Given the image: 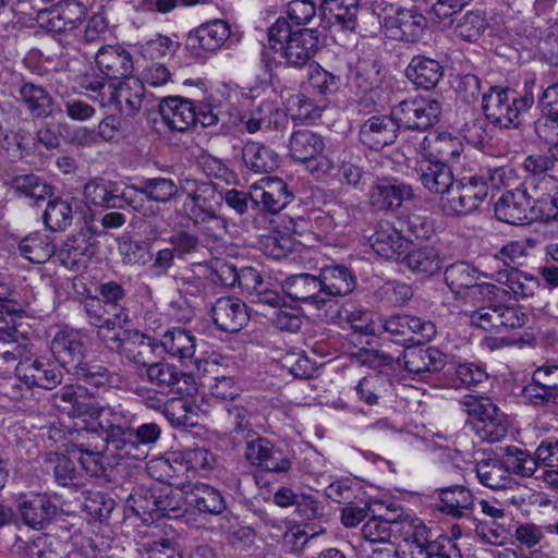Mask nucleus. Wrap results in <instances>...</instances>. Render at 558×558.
<instances>
[{"mask_svg":"<svg viewBox=\"0 0 558 558\" xmlns=\"http://www.w3.org/2000/svg\"><path fill=\"white\" fill-rule=\"evenodd\" d=\"M96 420L108 451L119 460H145L161 436L157 423L140 424L137 415L121 404L105 405Z\"/></svg>","mask_w":558,"mask_h":558,"instance_id":"1","label":"nucleus"},{"mask_svg":"<svg viewBox=\"0 0 558 558\" xmlns=\"http://www.w3.org/2000/svg\"><path fill=\"white\" fill-rule=\"evenodd\" d=\"M456 180L445 194L442 210L451 216H465L476 210L487 198L488 190L499 189L506 178V169L482 168L466 156L456 169Z\"/></svg>","mask_w":558,"mask_h":558,"instance_id":"2","label":"nucleus"},{"mask_svg":"<svg viewBox=\"0 0 558 558\" xmlns=\"http://www.w3.org/2000/svg\"><path fill=\"white\" fill-rule=\"evenodd\" d=\"M50 350L59 366L76 380L104 391L122 388V380L118 373L111 372L98 361L87 360L86 343L77 331H58L51 340Z\"/></svg>","mask_w":558,"mask_h":558,"instance_id":"3","label":"nucleus"},{"mask_svg":"<svg viewBox=\"0 0 558 558\" xmlns=\"http://www.w3.org/2000/svg\"><path fill=\"white\" fill-rule=\"evenodd\" d=\"M318 41L316 28L293 29L284 17H278L268 28L269 47L293 68H303L315 57Z\"/></svg>","mask_w":558,"mask_h":558,"instance_id":"4","label":"nucleus"},{"mask_svg":"<svg viewBox=\"0 0 558 558\" xmlns=\"http://www.w3.org/2000/svg\"><path fill=\"white\" fill-rule=\"evenodd\" d=\"M535 81H525L523 95L509 87L490 86L482 96V109L486 119L499 128H518L522 123V114L534 104L532 88Z\"/></svg>","mask_w":558,"mask_h":558,"instance_id":"5","label":"nucleus"},{"mask_svg":"<svg viewBox=\"0 0 558 558\" xmlns=\"http://www.w3.org/2000/svg\"><path fill=\"white\" fill-rule=\"evenodd\" d=\"M397 558H462L460 549L448 536L434 537L432 530L420 519H410Z\"/></svg>","mask_w":558,"mask_h":558,"instance_id":"6","label":"nucleus"},{"mask_svg":"<svg viewBox=\"0 0 558 558\" xmlns=\"http://www.w3.org/2000/svg\"><path fill=\"white\" fill-rule=\"evenodd\" d=\"M322 296L325 313L322 314L326 322H333L340 316L339 296L350 294L356 286L354 274L343 265L324 267L319 275Z\"/></svg>","mask_w":558,"mask_h":558,"instance_id":"7","label":"nucleus"},{"mask_svg":"<svg viewBox=\"0 0 558 558\" xmlns=\"http://www.w3.org/2000/svg\"><path fill=\"white\" fill-rule=\"evenodd\" d=\"M180 189L181 193L186 195L183 208L195 226L203 223L205 218L217 211L221 194L217 192L213 182L185 177L180 179Z\"/></svg>","mask_w":558,"mask_h":558,"instance_id":"8","label":"nucleus"},{"mask_svg":"<svg viewBox=\"0 0 558 558\" xmlns=\"http://www.w3.org/2000/svg\"><path fill=\"white\" fill-rule=\"evenodd\" d=\"M392 114L409 131H427L438 123L441 105L430 96L408 98L392 107Z\"/></svg>","mask_w":558,"mask_h":558,"instance_id":"9","label":"nucleus"},{"mask_svg":"<svg viewBox=\"0 0 558 558\" xmlns=\"http://www.w3.org/2000/svg\"><path fill=\"white\" fill-rule=\"evenodd\" d=\"M469 317L472 326L495 332L522 328L529 319L521 307L504 303L481 306L472 311Z\"/></svg>","mask_w":558,"mask_h":558,"instance_id":"10","label":"nucleus"},{"mask_svg":"<svg viewBox=\"0 0 558 558\" xmlns=\"http://www.w3.org/2000/svg\"><path fill=\"white\" fill-rule=\"evenodd\" d=\"M381 326L392 342L402 345L430 342L437 335L434 322L412 315L390 316Z\"/></svg>","mask_w":558,"mask_h":558,"instance_id":"11","label":"nucleus"},{"mask_svg":"<svg viewBox=\"0 0 558 558\" xmlns=\"http://www.w3.org/2000/svg\"><path fill=\"white\" fill-rule=\"evenodd\" d=\"M84 197L88 204L105 208L130 206L141 211L144 206L141 199L132 197L130 185L121 190L118 183L105 179H94L86 183L84 186Z\"/></svg>","mask_w":558,"mask_h":558,"instance_id":"12","label":"nucleus"},{"mask_svg":"<svg viewBox=\"0 0 558 558\" xmlns=\"http://www.w3.org/2000/svg\"><path fill=\"white\" fill-rule=\"evenodd\" d=\"M99 337L111 351L123 354L136 365L147 366L150 363L155 340L137 330H121L107 338L98 331Z\"/></svg>","mask_w":558,"mask_h":558,"instance_id":"13","label":"nucleus"},{"mask_svg":"<svg viewBox=\"0 0 558 558\" xmlns=\"http://www.w3.org/2000/svg\"><path fill=\"white\" fill-rule=\"evenodd\" d=\"M422 11L426 12V9L416 4L412 8L399 7L395 10V15L384 19V26L392 38L416 43L423 37L427 27V19Z\"/></svg>","mask_w":558,"mask_h":558,"instance_id":"14","label":"nucleus"},{"mask_svg":"<svg viewBox=\"0 0 558 558\" xmlns=\"http://www.w3.org/2000/svg\"><path fill=\"white\" fill-rule=\"evenodd\" d=\"M244 441V458L251 465L274 473L290 470L291 461L268 438L254 433V436Z\"/></svg>","mask_w":558,"mask_h":558,"instance_id":"15","label":"nucleus"},{"mask_svg":"<svg viewBox=\"0 0 558 558\" xmlns=\"http://www.w3.org/2000/svg\"><path fill=\"white\" fill-rule=\"evenodd\" d=\"M229 24L223 20H213L192 29L186 37V49L197 58L218 51L230 37Z\"/></svg>","mask_w":558,"mask_h":558,"instance_id":"16","label":"nucleus"},{"mask_svg":"<svg viewBox=\"0 0 558 558\" xmlns=\"http://www.w3.org/2000/svg\"><path fill=\"white\" fill-rule=\"evenodd\" d=\"M15 375L29 388L39 387L48 390L61 384L63 377L60 366L49 359L37 356L32 360L28 355L16 364Z\"/></svg>","mask_w":558,"mask_h":558,"instance_id":"17","label":"nucleus"},{"mask_svg":"<svg viewBox=\"0 0 558 558\" xmlns=\"http://www.w3.org/2000/svg\"><path fill=\"white\" fill-rule=\"evenodd\" d=\"M498 220L509 225H529L541 220L524 189H515L502 194L495 204Z\"/></svg>","mask_w":558,"mask_h":558,"instance_id":"18","label":"nucleus"},{"mask_svg":"<svg viewBox=\"0 0 558 558\" xmlns=\"http://www.w3.org/2000/svg\"><path fill=\"white\" fill-rule=\"evenodd\" d=\"M53 400L58 407L68 409L73 416H89L95 420L105 407L98 396L80 384L61 387L53 393Z\"/></svg>","mask_w":558,"mask_h":558,"instance_id":"19","label":"nucleus"},{"mask_svg":"<svg viewBox=\"0 0 558 558\" xmlns=\"http://www.w3.org/2000/svg\"><path fill=\"white\" fill-rule=\"evenodd\" d=\"M541 221L555 219L558 214V174L543 175L536 180H526L523 184Z\"/></svg>","mask_w":558,"mask_h":558,"instance_id":"20","label":"nucleus"},{"mask_svg":"<svg viewBox=\"0 0 558 558\" xmlns=\"http://www.w3.org/2000/svg\"><path fill=\"white\" fill-rule=\"evenodd\" d=\"M480 271L465 262L454 263L445 270V280L449 289L456 294L471 291L483 296L497 295L499 288L488 282H480Z\"/></svg>","mask_w":558,"mask_h":558,"instance_id":"21","label":"nucleus"},{"mask_svg":"<svg viewBox=\"0 0 558 558\" xmlns=\"http://www.w3.org/2000/svg\"><path fill=\"white\" fill-rule=\"evenodd\" d=\"M400 124L392 114H375L364 120L359 130L360 142L369 149L379 150L393 144Z\"/></svg>","mask_w":558,"mask_h":558,"instance_id":"22","label":"nucleus"},{"mask_svg":"<svg viewBox=\"0 0 558 558\" xmlns=\"http://www.w3.org/2000/svg\"><path fill=\"white\" fill-rule=\"evenodd\" d=\"M253 205L269 214H277L293 199L287 183L280 178L266 177L252 186Z\"/></svg>","mask_w":558,"mask_h":558,"instance_id":"23","label":"nucleus"},{"mask_svg":"<svg viewBox=\"0 0 558 558\" xmlns=\"http://www.w3.org/2000/svg\"><path fill=\"white\" fill-rule=\"evenodd\" d=\"M415 171L422 185L430 193L440 196V206L444 197L454 183L456 174L452 168L437 157L417 160Z\"/></svg>","mask_w":558,"mask_h":558,"instance_id":"24","label":"nucleus"},{"mask_svg":"<svg viewBox=\"0 0 558 558\" xmlns=\"http://www.w3.org/2000/svg\"><path fill=\"white\" fill-rule=\"evenodd\" d=\"M210 316L219 330L230 333L239 332L250 322L246 304L233 296L216 300L211 306Z\"/></svg>","mask_w":558,"mask_h":558,"instance_id":"25","label":"nucleus"},{"mask_svg":"<svg viewBox=\"0 0 558 558\" xmlns=\"http://www.w3.org/2000/svg\"><path fill=\"white\" fill-rule=\"evenodd\" d=\"M438 495L435 508L454 519L471 518L475 508L473 493L463 485H451L435 489Z\"/></svg>","mask_w":558,"mask_h":558,"instance_id":"26","label":"nucleus"},{"mask_svg":"<svg viewBox=\"0 0 558 558\" xmlns=\"http://www.w3.org/2000/svg\"><path fill=\"white\" fill-rule=\"evenodd\" d=\"M19 510L26 525L43 530L58 514L59 507L47 494H31L22 498Z\"/></svg>","mask_w":558,"mask_h":558,"instance_id":"27","label":"nucleus"},{"mask_svg":"<svg viewBox=\"0 0 558 558\" xmlns=\"http://www.w3.org/2000/svg\"><path fill=\"white\" fill-rule=\"evenodd\" d=\"M447 364V355L435 347L408 345L402 354L404 369L414 375L436 373Z\"/></svg>","mask_w":558,"mask_h":558,"instance_id":"28","label":"nucleus"},{"mask_svg":"<svg viewBox=\"0 0 558 558\" xmlns=\"http://www.w3.org/2000/svg\"><path fill=\"white\" fill-rule=\"evenodd\" d=\"M319 282L318 276L301 272L287 277L281 288L290 299L314 305L317 310L325 312Z\"/></svg>","mask_w":558,"mask_h":558,"instance_id":"29","label":"nucleus"},{"mask_svg":"<svg viewBox=\"0 0 558 558\" xmlns=\"http://www.w3.org/2000/svg\"><path fill=\"white\" fill-rule=\"evenodd\" d=\"M412 197V186L397 180L378 181L368 192L369 204L376 210H395Z\"/></svg>","mask_w":558,"mask_h":558,"instance_id":"30","label":"nucleus"},{"mask_svg":"<svg viewBox=\"0 0 558 558\" xmlns=\"http://www.w3.org/2000/svg\"><path fill=\"white\" fill-rule=\"evenodd\" d=\"M442 262L444 256L435 245L412 246L409 243L400 265L413 274L432 277L441 269Z\"/></svg>","mask_w":558,"mask_h":558,"instance_id":"31","label":"nucleus"},{"mask_svg":"<svg viewBox=\"0 0 558 558\" xmlns=\"http://www.w3.org/2000/svg\"><path fill=\"white\" fill-rule=\"evenodd\" d=\"M159 112L167 126L177 132H185L195 125L196 105L179 96L162 99Z\"/></svg>","mask_w":558,"mask_h":558,"instance_id":"32","label":"nucleus"},{"mask_svg":"<svg viewBox=\"0 0 558 558\" xmlns=\"http://www.w3.org/2000/svg\"><path fill=\"white\" fill-rule=\"evenodd\" d=\"M95 60L100 72L110 80L129 78L133 72L131 53L119 45L101 47Z\"/></svg>","mask_w":558,"mask_h":558,"instance_id":"33","label":"nucleus"},{"mask_svg":"<svg viewBox=\"0 0 558 558\" xmlns=\"http://www.w3.org/2000/svg\"><path fill=\"white\" fill-rule=\"evenodd\" d=\"M410 519L408 515H395L393 513L376 515L373 511L362 526V537L369 545L388 544L395 527L401 525V529L404 530Z\"/></svg>","mask_w":558,"mask_h":558,"instance_id":"34","label":"nucleus"},{"mask_svg":"<svg viewBox=\"0 0 558 558\" xmlns=\"http://www.w3.org/2000/svg\"><path fill=\"white\" fill-rule=\"evenodd\" d=\"M325 147L324 136L311 129L294 130L289 137V156L298 162L315 160Z\"/></svg>","mask_w":558,"mask_h":558,"instance_id":"35","label":"nucleus"},{"mask_svg":"<svg viewBox=\"0 0 558 558\" xmlns=\"http://www.w3.org/2000/svg\"><path fill=\"white\" fill-rule=\"evenodd\" d=\"M99 436L96 432L87 429L76 430L73 435V446L80 452L78 461L82 468L90 476L100 477L105 475V468L102 465V457L98 451L97 445Z\"/></svg>","mask_w":558,"mask_h":558,"instance_id":"36","label":"nucleus"},{"mask_svg":"<svg viewBox=\"0 0 558 558\" xmlns=\"http://www.w3.org/2000/svg\"><path fill=\"white\" fill-rule=\"evenodd\" d=\"M185 502L204 514L218 515L227 509L226 499L220 490L205 483L193 485L186 493Z\"/></svg>","mask_w":558,"mask_h":558,"instance_id":"37","label":"nucleus"},{"mask_svg":"<svg viewBox=\"0 0 558 558\" xmlns=\"http://www.w3.org/2000/svg\"><path fill=\"white\" fill-rule=\"evenodd\" d=\"M132 197L140 199L138 195L145 196L150 202L166 204L175 198L181 192L180 183L177 184L171 178L155 177L141 180L131 184ZM143 203V199L141 198Z\"/></svg>","mask_w":558,"mask_h":558,"instance_id":"38","label":"nucleus"},{"mask_svg":"<svg viewBox=\"0 0 558 558\" xmlns=\"http://www.w3.org/2000/svg\"><path fill=\"white\" fill-rule=\"evenodd\" d=\"M405 75L415 86L428 90L444 76V66L435 59L418 54L411 59Z\"/></svg>","mask_w":558,"mask_h":558,"instance_id":"39","label":"nucleus"},{"mask_svg":"<svg viewBox=\"0 0 558 558\" xmlns=\"http://www.w3.org/2000/svg\"><path fill=\"white\" fill-rule=\"evenodd\" d=\"M5 316L7 314H3V317H0V362L3 364L19 363L31 354V345L27 339L20 337L15 327L8 326ZM8 316L10 315L8 314Z\"/></svg>","mask_w":558,"mask_h":558,"instance_id":"40","label":"nucleus"},{"mask_svg":"<svg viewBox=\"0 0 558 558\" xmlns=\"http://www.w3.org/2000/svg\"><path fill=\"white\" fill-rule=\"evenodd\" d=\"M143 97V83L137 78L129 77L125 81L120 82L110 92L109 100L119 108L121 113L132 117L140 111Z\"/></svg>","mask_w":558,"mask_h":558,"instance_id":"41","label":"nucleus"},{"mask_svg":"<svg viewBox=\"0 0 558 558\" xmlns=\"http://www.w3.org/2000/svg\"><path fill=\"white\" fill-rule=\"evenodd\" d=\"M242 160L245 168L256 174L270 173L279 166L278 154L258 142H247L243 146Z\"/></svg>","mask_w":558,"mask_h":558,"instance_id":"42","label":"nucleus"},{"mask_svg":"<svg viewBox=\"0 0 558 558\" xmlns=\"http://www.w3.org/2000/svg\"><path fill=\"white\" fill-rule=\"evenodd\" d=\"M8 186L19 197H24L34 204L45 201L53 193V187L40 175L35 173H24L14 175Z\"/></svg>","mask_w":558,"mask_h":558,"instance_id":"43","label":"nucleus"},{"mask_svg":"<svg viewBox=\"0 0 558 558\" xmlns=\"http://www.w3.org/2000/svg\"><path fill=\"white\" fill-rule=\"evenodd\" d=\"M94 250L90 238L85 233L69 236L60 251L61 263L71 270L85 267L93 256Z\"/></svg>","mask_w":558,"mask_h":558,"instance_id":"44","label":"nucleus"},{"mask_svg":"<svg viewBox=\"0 0 558 558\" xmlns=\"http://www.w3.org/2000/svg\"><path fill=\"white\" fill-rule=\"evenodd\" d=\"M160 344L169 355L184 363L195 354L196 337L190 330L172 328L162 335Z\"/></svg>","mask_w":558,"mask_h":558,"instance_id":"45","label":"nucleus"},{"mask_svg":"<svg viewBox=\"0 0 558 558\" xmlns=\"http://www.w3.org/2000/svg\"><path fill=\"white\" fill-rule=\"evenodd\" d=\"M373 250L387 260L401 263L409 242L396 230H377L371 238Z\"/></svg>","mask_w":558,"mask_h":558,"instance_id":"46","label":"nucleus"},{"mask_svg":"<svg viewBox=\"0 0 558 558\" xmlns=\"http://www.w3.org/2000/svg\"><path fill=\"white\" fill-rule=\"evenodd\" d=\"M474 471L478 482L490 489H505L513 482L504 460L483 459L476 462Z\"/></svg>","mask_w":558,"mask_h":558,"instance_id":"47","label":"nucleus"},{"mask_svg":"<svg viewBox=\"0 0 558 558\" xmlns=\"http://www.w3.org/2000/svg\"><path fill=\"white\" fill-rule=\"evenodd\" d=\"M19 95L32 116L46 118L52 113L53 99L43 86L25 82L21 84Z\"/></svg>","mask_w":558,"mask_h":558,"instance_id":"48","label":"nucleus"},{"mask_svg":"<svg viewBox=\"0 0 558 558\" xmlns=\"http://www.w3.org/2000/svg\"><path fill=\"white\" fill-rule=\"evenodd\" d=\"M497 281L507 287L508 290H504L505 292L512 293L515 298L533 296L539 288L537 277L513 267L498 272Z\"/></svg>","mask_w":558,"mask_h":558,"instance_id":"49","label":"nucleus"},{"mask_svg":"<svg viewBox=\"0 0 558 558\" xmlns=\"http://www.w3.org/2000/svg\"><path fill=\"white\" fill-rule=\"evenodd\" d=\"M77 202L74 198H54L48 202L43 219L51 231H62L72 225Z\"/></svg>","mask_w":558,"mask_h":558,"instance_id":"50","label":"nucleus"},{"mask_svg":"<svg viewBox=\"0 0 558 558\" xmlns=\"http://www.w3.org/2000/svg\"><path fill=\"white\" fill-rule=\"evenodd\" d=\"M231 441L236 446L256 433L251 423L252 413L241 404L228 403L225 407Z\"/></svg>","mask_w":558,"mask_h":558,"instance_id":"51","label":"nucleus"},{"mask_svg":"<svg viewBox=\"0 0 558 558\" xmlns=\"http://www.w3.org/2000/svg\"><path fill=\"white\" fill-rule=\"evenodd\" d=\"M539 105L550 121L537 122L535 124L536 133L548 144H556L558 138L550 135L548 131L549 129H555V122H558V81L543 90L539 97Z\"/></svg>","mask_w":558,"mask_h":558,"instance_id":"52","label":"nucleus"},{"mask_svg":"<svg viewBox=\"0 0 558 558\" xmlns=\"http://www.w3.org/2000/svg\"><path fill=\"white\" fill-rule=\"evenodd\" d=\"M162 413L172 426L193 427L197 425L198 407L187 398L168 400Z\"/></svg>","mask_w":558,"mask_h":558,"instance_id":"53","label":"nucleus"},{"mask_svg":"<svg viewBox=\"0 0 558 558\" xmlns=\"http://www.w3.org/2000/svg\"><path fill=\"white\" fill-rule=\"evenodd\" d=\"M502 460L509 476L515 474L522 477H532L539 465L535 452L532 454L530 451L514 446L505 448Z\"/></svg>","mask_w":558,"mask_h":558,"instance_id":"54","label":"nucleus"},{"mask_svg":"<svg viewBox=\"0 0 558 558\" xmlns=\"http://www.w3.org/2000/svg\"><path fill=\"white\" fill-rule=\"evenodd\" d=\"M19 251L27 260L40 264L45 263L53 255L54 245L49 235L34 232L20 242Z\"/></svg>","mask_w":558,"mask_h":558,"instance_id":"55","label":"nucleus"},{"mask_svg":"<svg viewBox=\"0 0 558 558\" xmlns=\"http://www.w3.org/2000/svg\"><path fill=\"white\" fill-rule=\"evenodd\" d=\"M157 493L155 487L140 486L129 496L128 507L143 521H154L157 514Z\"/></svg>","mask_w":558,"mask_h":558,"instance_id":"56","label":"nucleus"},{"mask_svg":"<svg viewBox=\"0 0 558 558\" xmlns=\"http://www.w3.org/2000/svg\"><path fill=\"white\" fill-rule=\"evenodd\" d=\"M271 111L270 105L264 100L254 104L251 109L232 108L230 116L234 124H243L248 133H255L262 129Z\"/></svg>","mask_w":558,"mask_h":558,"instance_id":"57","label":"nucleus"},{"mask_svg":"<svg viewBox=\"0 0 558 558\" xmlns=\"http://www.w3.org/2000/svg\"><path fill=\"white\" fill-rule=\"evenodd\" d=\"M47 468L51 469L54 480L60 486L76 487L80 485V474L69 457L50 453L47 458Z\"/></svg>","mask_w":558,"mask_h":558,"instance_id":"58","label":"nucleus"},{"mask_svg":"<svg viewBox=\"0 0 558 558\" xmlns=\"http://www.w3.org/2000/svg\"><path fill=\"white\" fill-rule=\"evenodd\" d=\"M146 374L150 384L162 389L173 388L185 376L175 365L162 362L149 363Z\"/></svg>","mask_w":558,"mask_h":558,"instance_id":"59","label":"nucleus"},{"mask_svg":"<svg viewBox=\"0 0 558 558\" xmlns=\"http://www.w3.org/2000/svg\"><path fill=\"white\" fill-rule=\"evenodd\" d=\"M472 0H436L426 8V13L435 23L451 26L458 15Z\"/></svg>","mask_w":558,"mask_h":558,"instance_id":"60","label":"nucleus"},{"mask_svg":"<svg viewBox=\"0 0 558 558\" xmlns=\"http://www.w3.org/2000/svg\"><path fill=\"white\" fill-rule=\"evenodd\" d=\"M461 404L469 415L477 418L478 425L502 413L489 398L482 396H465Z\"/></svg>","mask_w":558,"mask_h":558,"instance_id":"61","label":"nucleus"},{"mask_svg":"<svg viewBox=\"0 0 558 558\" xmlns=\"http://www.w3.org/2000/svg\"><path fill=\"white\" fill-rule=\"evenodd\" d=\"M486 28V21L480 11L464 13L454 25L456 36L466 41H475Z\"/></svg>","mask_w":558,"mask_h":558,"instance_id":"62","label":"nucleus"},{"mask_svg":"<svg viewBox=\"0 0 558 558\" xmlns=\"http://www.w3.org/2000/svg\"><path fill=\"white\" fill-rule=\"evenodd\" d=\"M185 499L181 492L170 487H161L157 493V514L161 517L178 518L181 514Z\"/></svg>","mask_w":558,"mask_h":558,"instance_id":"63","label":"nucleus"},{"mask_svg":"<svg viewBox=\"0 0 558 558\" xmlns=\"http://www.w3.org/2000/svg\"><path fill=\"white\" fill-rule=\"evenodd\" d=\"M116 507L113 498L101 492H87L84 498V511L93 519H108Z\"/></svg>","mask_w":558,"mask_h":558,"instance_id":"64","label":"nucleus"}]
</instances>
